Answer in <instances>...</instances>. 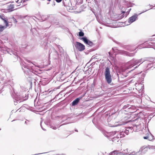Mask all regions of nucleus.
<instances>
[{"instance_id":"obj_1","label":"nucleus","mask_w":155,"mask_h":155,"mask_svg":"<svg viewBox=\"0 0 155 155\" xmlns=\"http://www.w3.org/2000/svg\"><path fill=\"white\" fill-rule=\"evenodd\" d=\"M147 60V58H142L140 59L133 58L127 63V68L128 69L130 68L135 65L138 64V66H137L135 67V68H137L141 64H142Z\"/></svg>"},{"instance_id":"obj_2","label":"nucleus","mask_w":155,"mask_h":155,"mask_svg":"<svg viewBox=\"0 0 155 155\" xmlns=\"http://www.w3.org/2000/svg\"><path fill=\"white\" fill-rule=\"evenodd\" d=\"M104 74L106 81L108 84H110L111 82L112 78L110 69L108 67L106 68Z\"/></svg>"},{"instance_id":"obj_3","label":"nucleus","mask_w":155,"mask_h":155,"mask_svg":"<svg viewBox=\"0 0 155 155\" xmlns=\"http://www.w3.org/2000/svg\"><path fill=\"white\" fill-rule=\"evenodd\" d=\"M17 97L14 100V104L15 105H16L18 103H20L21 102V101H20L21 99L22 101H24L26 100L28 98V97L26 96H25V97L24 96L21 95V94L20 93H17Z\"/></svg>"},{"instance_id":"obj_4","label":"nucleus","mask_w":155,"mask_h":155,"mask_svg":"<svg viewBox=\"0 0 155 155\" xmlns=\"http://www.w3.org/2000/svg\"><path fill=\"white\" fill-rule=\"evenodd\" d=\"M154 40H151L149 42H146L142 45V46H143L142 48H155V42Z\"/></svg>"},{"instance_id":"obj_5","label":"nucleus","mask_w":155,"mask_h":155,"mask_svg":"<svg viewBox=\"0 0 155 155\" xmlns=\"http://www.w3.org/2000/svg\"><path fill=\"white\" fill-rule=\"evenodd\" d=\"M49 55H53L54 59H57L58 57V54L57 51L53 48L49 50Z\"/></svg>"},{"instance_id":"obj_6","label":"nucleus","mask_w":155,"mask_h":155,"mask_svg":"<svg viewBox=\"0 0 155 155\" xmlns=\"http://www.w3.org/2000/svg\"><path fill=\"white\" fill-rule=\"evenodd\" d=\"M74 45L76 48L79 51H82L85 49L84 46L78 42L76 41Z\"/></svg>"},{"instance_id":"obj_7","label":"nucleus","mask_w":155,"mask_h":155,"mask_svg":"<svg viewBox=\"0 0 155 155\" xmlns=\"http://www.w3.org/2000/svg\"><path fill=\"white\" fill-rule=\"evenodd\" d=\"M31 66H28L24 65L23 66H22V69L24 71V73L26 74L27 75H30L31 74V71L29 68Z\"/></svg>"},{"instance_id":"obj_8","label":"nucleus","mask_w":155,"mask_h":155,"mask_svg":"<svg viewBox=\"0 0 155 155\" xmlns=\"http://www.w3.org/2000/svg\"><path fill=\"white\" fill-rule=\"evenodd\" d=\"M138 18V15L137 14H135L134 15L130 17L128 19V22L130 24H131L136 20Z\"/></svg>"},{"instance_id":"obj_9","label":"nucleus","mask_w":155,"mask_h":155,"mask_svg":"<svg viewBox=\"0 0 155 155\" xmlns=\"http://www.w3.org/2000/svg\"><path fill=\"white\" fill-rule=\"evenodd\" d=\"M84 42L89 46H92L93 45V43L92 41H90L87 39L86 37H84L81 38V39Z\"/></svg>"},{"instance_id":"obj_10","label":"nucleus","mask_w":155,"mask_h":155,"mask_svg":"<svg viewBox=\"0 0 155 155\" xmlns=\"http://www.w3.org/2000/svg\"><path fill=\"white\" fill-rule=\"evenodd\" d=\"M140 127L139 125L134 124L133 126L128 127L127 128H130L131 130L133 129L134 131L136 132L139 130Z\"/></svg>"},{"instance_id":"obj_11","label":"nucleus","mask_w":155,"mask_h":155,"mask_svg":"<svg viewBox=\"0 0 155 155\" xmlns=\"http://www.w3.org/2000/svg\"><path fill=\"white\" fill-rule=\"evenodd\" d=\"M143 138L144 139L151 140L154 139V137L150 132H149L147 136L144 137Z\"/></svg>"},{"instance_id":"obj_12","label":"nucleus","mask_w":155,"mask_h":155,"mask_svg":"<svg viewBox=\"0 0 155 155\" xmlns=\"http://www.w3.org/2000/svg\"><path fill=\"white\" fill-rule=\"evenodd\" d=\"M123 54L127 56H128L129 57H132L134 55L135 53H129V52L125 51H123Z\"/></svg>"},{"instance_id":"obj_13","label":"nucleus","mask_w":155,"mask_h":155,"mask_svg":"<svg viewBox=\"0 0 155 155\" xmlns=\"http://www.w3.org/2000/svg\"><path fill=\"white\" fill-rule=\"evenodd\" d=\"M81 98H77L74 100L72 102V105L75 106L77 105L81 99Z\"/></svg>"},{"instance_id":"obj_14","label":"nucleus","mask_w":155,"mask_h":155,"mask_svg":"<svg viewBox=\"0 0 155 155\" xmlns=\"http://www.w3.org/2000/svg\"><path fill=\"white\" fill-rule=\"evenodd\" d=\"M14 5L12 4H11L9 5L8 8V9L9 12H11L14 10Z\"/></svg>"},{"instance_id":"obj_15","label":"nucleus","mask_w":155,"mask_h":155,"mask_svg":"<svg viewBox=\"0 0 155 155\" xmlns=\"http://www.w3.org/2000/svg\"><path fill=\"white\" fill-rule=\"evenodd\" d=\"M52 93L51 91H49L48 90V91H45L42 93L43 95H48L51 94Z\"/></svg>"},{"instance_id":"obj_16","label":"nucleus","mask_w":155,"mask_h":155,"mask_svg":"<svg viewBox=\"0 0 155 155\" xmlns=\"http://www.w3.org/2000/svg\"><path fill=\"white\" fill-rule=\"evenodd\" d=\"M153 65H155V63L154 62L148 63L147 68H151L153 67Z\"/></svg>"},{"instance_id":"obj_17","label":"nucleus","mask_w":155,"mask_h":155,"mask_svg":"<svg viewBox=\"0 0 155 155\" xmlns=\"http://www.w3.org/2000/svg\"><path fill=\"white\" fill-rule=\"evenodd\" d=\"M125 135L124 134V132H120V135H117V137L118 138H121L125 137Z\"/></svg>"},{"instance_id":"obj_18","label":"nucleus","mask_w":155,"mask_h":155,"mask_svg":"<svg viewBox=\"0 0 155 155\" xmlns=\"http://www.w3.org/2000/svg\"><path fill=\"white\" fill-rule=\"evenodd\" d=\"M68 118L67 116H64L62 118V123L65 120H68Z\"/></svg>"},{"instance_id":"obj_19","label":"nucleus","mask_w":155,"mask_h":155,"mask_svg":"<svg viewBox=\"0 0 155 155\" xmlns=\"http://www.w3.org/2000/svg\"><path fill=\"white\" fill-rule=\"evenodd\" d=\"M22 1L21 0H18L17 1H16V3H17L18 5H17V6H20L21 5V3H22Z\"/></svg>"},{"instance_id":"obj_20","label":"nucleus","mask_w":155,"mask_h":155,"mask_svg":"<svg viewBox=\"0 0 155 155\" xmlns=\"http://www.w3.org/2000/svg\"><path fill=\"white\" fill-rule=\"evenodd\" d=\"M130 130V128H128L127 127L126 128V129L124 130V133L127 135L129 131V130Z\"/></svg>"},{"instance_id":"obj_21","label":"nucleus","mask_w":155,"mask_h":155,"mask_svg":"<svg viewBox=\"0 0 155 155\" xmlns=\"http://www.w3.org/2000/svg\"><path fill=\"white\" fill-rule=\"evenodd\" d=\"M50 127L53 129H56L57 128H58L59 127V126L58 125L56 126H54L53 125H51L50 126Z\"/></svg>"},{"instance_id":"obj_22","label":"nucleus","mask_w":155,"mask_h":155,"mask_svg":"<svg viewBox=\"0 0 155 155\" xmlns=\"http://www.w3.org/2000/svg\"><path fill=\"white\" fill-rule=\"evenodd\" d=\"M0 17H1V18L4 21V22L5 23V24H6V26H8V21L7 20H6L5 19H4L3 18H2V17H1V16H0Z\"/></svg>"},{"instance_id":"obj_23","label":"nucleus","mask_w":155,"mask_h":155,"mask_svg":"<svg viewBox=\"0 0 155 155\" xmlns=\"http://www.w3.org/2000/svg\"><path fill=\"white\" fill-rule=\"evenodd\" d=\"M121 153V152H118L117 151H114L113 152H112L111 153V154H120V153Z\"/></svg>"},{"instance_id":"obj_24","label":"nucleus","mask_w":155,"mask_h":155,"mask_svg":"<svg viewBox=\"0 0 155 155\" xmlns=\"http://www.w3.org/2000/svg\"><path fill=\"white\" fill-rule=\"evenodd\" d=\"M124 14H120L119 16V19H122L124 17Z\"/></svg>"},{"instance_id":"obj_25","label":"nucleus","mask_w":155,"mask_h":155,"mask_svg":"<svg viewBox=\"0 0 155 155\" xmlns=\"http://www.w3.org/2000/svg\"><path fill=\"white\" fill-rule=\"evenodd\" d=\"M139 153V152H137L136 153H135V152H133L132 153H130L128 155H134L138 154Z\"/></svg>"},{"instance_id":"obj_26","label":"nucleus","mask_w":155,"mask_h":155,"mask_svg":"<svg viewBox=\"0 0 155 155\" xmlns=\"http://www.w3.org/2000/svg\"><path fill=\"white\" fill-rule=\"evenodd\" d=\"M58 48L59 49V50L60 52L61 53H62L63 51V49H62L61 47H60V46H58Z\"/></svg>"},{"instance_id":"obj_27","label":"nucleus","mask_w":155,"mask_h":155,"mask_svg":"<svg viewBox=\"0 0 155 155\" xmlns=\"http://www.w3.org/2000/svg\"><path fill=\"white\" fill-rule=\"evenodd\" d=\"M11 55H12V54L14 55L15 56L17 55V53L16 52H14V51H11V53H9Z\"/></svg>"},{"instance_id":"obj_28","label":"nucleus","mask_w":155,"mask_h":155,"mask_svg":"<svg viewBox=\"0 0 155 155\" xmlns=\"http://www.w3.org/2000/svg\"><path fill=\"white\" fill-rule=\"evenodd\" d=\"M84 33L82 31H80L79 32V35L80 36H83L84 35Z\"/></svg>"},{"instance_id":"obj_29","label":"nucleus","mask_w":155,"mask_h":155,"mask_svg":"<svg viewBox=\"0 0 155 155\" xmlns=\"http://www.w3.org/2000/svg\"><path fill=\"white\" fill-rule=\"evenodd\" d=\"M5 27L3 26H0V31L1 32L2 31L5 29Z\"/></svg>"},{"instance_id":"obj_30","label":"nucleus","mask_w":155,"mask_h":155,"mask_svg":"<svg viewBox=\"0 0 155 155\" xmlns=\"http://www.w3.org/2000/svg\"><path fill=\"white\" fill-rule=\"evenodd\" d=\"M20 88L21 89H22L23 92L24 91H25L27 90L26 88L25 87L21 86Z\"/></svg>"},{"instance_id":"obj_31","label":"nucleus","mask_w":155,"mask_h":155,"mask_svg":"<svg viewBox=\"0 0 155 155\" xmlns=\"http://www.w3.org/2000/svg\"><path fill=\"white\" fill-rule=\"evenodd\" d=\"M12 18L13 19L14 22L16 24L17 22V21L16 20V19L14 17H12Z\"/></svg>"},{"instance_id":"obj_32","label":"nucleus","mask_w":155,"mask_h":155,"mask_svg":"<svg viewBox=\"0 0 155 155\" xmlns=\"http://www.w3.org/2000/svg\"><path fill=\"white\" fill-rule=\"evenodd\" d=\"M129 105L127 104V105H126L124 106L123 108L124 109H126L127 108L129 107Z\"/></svg>"},{"instance_id":"obj_33","label":"nucleus","mask_w":155,"mask_h":155,"mask_svg":"<svg viewBox=\"0 0 155 155\" xmlns=\"http://www.w3.org/2000/svg\"><path fill=\"white\" fill-rule=\"evenodd\" d=\"M31 84H32L33 82L35 83V80L34 79H32L31 81L30 82Z\"/></svg>"},{"instance_id":"obj_34","label":"nucleus","mask_w":155,"mask_h":155,"mask_svg":"<svg viewBox=\"0 0 155 155\" xmlns=\"http://www.w3.org/2000/svg\"><path fill=\"white\" fill-rule=\"evenodd\" d=\"M29 123V121L28 120H26L25 122V124H26V125H28V124Z\"/></svg>"},{"instance_id":"obj_35","label":"nucleus","mask_w":155,"mask_h":155,"mask_svg":"<svg viewBox=\"0 0 155 155\" xmlns=\"http://www.w3.org/2000/svg\"><path fill=\"white\" fill-rule=\"evenodd\" d=\"M55 1L57 2H61L62 0H55Z\"/></svg>"},{"instance_id":"obj_36","label":"nucleus","mask_w":155,"mask_h":155,"mask_svg":"<svg viewBox=\"0 0 155 155\" xmlns=\"http://www.w3.org/2000/svg\"><path fill=\"white\" fill-rule=\"evenodd\" d=\"M131 10V8H130L129 9H128V11H127V13H128V14H129V12L130 11V10Z\"/></svg>"},{"instance_id":"obj_37","label":"nucleus","mask_w":155,"mask_h":155,"mask_svg":"<svg viewBox=\"0 0 155 155\" xmlns=\"http://www.w3.org/2000/svg\"><path fill=\"white\" fill-rule=\"evenodd\" d=\"M151 148L153 149H155V146H153L151 147Z\"/></svg>"},{"instance_id":"obj_38","label":"nucleus","mask_w":155,"mask_h":155,"mask_svg":"<svg viewBox=\"0 0 155 155\" xmlns=\"http://www.w3.org/2000/svg\"><path fill=\"white\" fill-rule=\"evenodd\" d=\"M124 150L125 152L124 153H127V150Z\"/></svg>"},{"instance_id":"obj_39","label":"nucleus","mask_w":155,"mask_h":155,"mask_svg":"<svg viewBox=\"0 0 155 155\" xmlns=\"http://www.w3.org/2000/svg\"><path fill=\"white\" fill-rule=\"evenodd\" d=\"M40 125H41V128H42V129L44 130H45V129H44V128H43L42 127V126H41V124H40Z\"/></svg>"},{"instance_id":"obj_40","label":"nucleus","mask_w":155,"mask_h":155,"mask_svg":"<svg viewBox=\"0 0 155 155\" xmlns=\"http://www.w3.org/2000/svg\"><path fill=\"white\" fill-rule=\"evenodd\" d=\"M115 133H115V132L114 131V132H112L111 133V134H115Z\"/></svg>"},{"instance_id":"obj_41","label":"nucleus","mask_w":155,"mask_h":155,"mask_svg":"<svg viewBox=\"0 0 155 155\" xmlns=\"http://www.w3.org/2000/svg\"><path fill=\"white\" fill-rule=\"evenodd\" d=\"M69 122H66V123H64V124H69Z\"/></svg>"},{"instance_id":"obj_42","label":"nucleus","mask_w":155,"mask_h":155,"mask_svg":"<svg viewBox=\"0 0 155 155\" xmlns=\"http://www.w3.org/2000/svg\"><path fill=\"white\" fill-rule=\"evenodd\" d=\"M27 61L28 63H30V62H31L30 61H29V60H28V61L27 60Z\"/></svg>"},{"instance_id":"obj_43","label":"nucleus","mask_w":155,"mask_h":155,"mask_svg":"<svg viewBox=\"0 0 155 155\" xmlns=\"http://www.w3.org/2000/svg\"><path fill=\"white\" fill-rule=\"evenodd\" d=\"M120 124H118V125H116V126H119L120 125Z\"/></svg>"},{"instance_id":"obj_44","label":"nucleus","mask_w":155,"mask_h":155,"mask_svg":"<svg viewBox=\"0 0 155 155\" xmlns=\"http://www.w3.org/2000/svg\"><path fill=\"white\" fill-rule=\"evenodd\" d=\"M125 13V12L123 11V12H122V13Z\"/></svg>"},{"instance_id":"obj_45","label":"nucleus","mask_w":155,"mask_h":155,"mask_svg":"<svg viewBox=\"0 0 155 155\" xmlns=\"http://www.w3.org/2000/svg\"><path fill=\"white\" fill-rule=\"evenodd\" d=\"M48 1H50L51 0H47Z\"/></svg>"},{"instance_id":"obj_46","label":"nucleus","mask_w":155,"mask_h":155,"mask_svg":"<svg viewBox=\"0 0 155 155\" xmlns=\"http://www.w3.org/2000/svg\"><path fill=\"white\" fill-rule=\"evenodd\" d=\"M63 124H63L62 125H61V126H62V125H63ZM61 125H60V126H59V127H60V126H61Z\"/></svg>"},{"instance_id":"obj_47","label":"nucleus","mask_w":155,"mask_h":155,"mask_svg":"<svg viewBox=\"0 0 155 155\" xmlns=\"http://www.w3.org/2000/svg\"><path fill=\"white\" fill-rule=\"evenodd\" d=\"M23 2H25V0H23Z\"/></svg>"},{"instance_id":"obj_48","label":"nucleus","mask_w":155,"mask_h":155,"mask_svg":"<svg viewBox=\"0 0 155 155\" xmlns=\"http://www.w3.org/2000/svg\"><path fill=\"white\" fill-rule=\"evenodd\" d=\"M109 54H110V52H109Z\"/></svg>"},{"instance_id":"obj_49","label":"nucleus","mask_w":155,"mask_h":155,"mask_svg":"<svg viewBox=\"0 0 155 155\" xmlns=\"http://www.w3.org/2000/svg\"><path fill=\"white\" fill-rule=\"evenodd\" d=\"M75 131H77V130H75Z\"/></svg>"},{"instance_id":"obj_50","label":"nucleus","mask_w":155,"mask_h":155,"mask_svg":"<svg viewBox=\"0 0 155 155\" xmlns=\"http://www.w3.org/2000/svg\"><path fill=\"white\" fill-rule=\"evenodd\" d=\"M37 154H35V155H36Z\"/></svg>"},{"instance_id":"obj_51","label":"nucleus","mask_w":155,"mask_h":155,"mask_svg":"<svg viewBox=\"0 0 155 155\" xmlns=\"http://www.w3.org/2000/svg\"><path fill=\"white\" fill-rule=\"evenodd\" d=\"M1 129H0V130H1Z\"/></svg>"}]
</instances>
